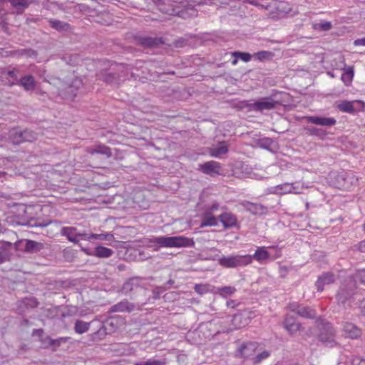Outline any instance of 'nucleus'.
I'll return each mask as SVG.
<instances>
[{"label":"nucleus","instance_id":"f257e3e1","mask_svg":"<svg viewBox=\"0 0 365 365\" xmlns=\"http://www.w3.org/2000/svg\"><path fill=\"white\" fill-rule=\"evenodd\" d=\"M125 294H139V297H131L133 299H138L140 305L145 304L148 300L147 297V289L140 285V279L138 277H133L126 281L121 289Z\"/></svg>","mask_w":365,"mask_h":365},{"label":"nucleus","instance_id":"f03ea898","mask_svg":"<svg viewBox=\"0 0 365 365\" xmlns=\"http://www.w3.org/2000/svg\"><path fill=\"white\" fill-rule=\"evenodd\" d=\"M150 241V242L157 244L159 245V247H187L190 245V242H192L191 240L181 236H161L153 237Z\"/></svg>","mask_w":365,"mask_h":365},{"label":"nucleus","instance_id":"7ed1b4c3","mask_svg":"<svg viewBox=\"0 0 365 365\" xmlns=\"http://www.w3.org/2000/svg\"><path fill=\"white\" fill-rule=\"evenodd\" d=\"M252 257L250 255L222 256L218 258V263L225 268H237L250 264Z\"/></svg>","mask_w":365,"mask_h":365},{"label":"nucleus","instance_id":"20e7f679","mask_svg":"<svg viewBox=\"0 0 365 365\" xmlns=\"http://www.w3.org/2000/svg\"><path fill=\"white\" fill-rule=\"evenodd\" d=\"M130 69L129 66L120 65L118 66L116 71L102 72L98 76L100 80L108 84H118L125 80Z\"/></svg>","mask_w":365,"mask_h":365},{"label":"nucleus","instance_id":"39448f33","mask_svg":"<svg viewBox=\"0 0 365 365\" xmlns=\"http://www.w3.org/2000/svg\"><path fill=\"white\" fill-rule=\"evenodd\" d=\"M281 93L276 92L270 96L257 100L251 105L252 110L263 111L274 109L277 106L282 105V100L279 97Z\"/></svg>","mask_w":365,"mask_h":365},{"label":"nucleus","instance_id":"423d86ee","mask_svg":"<svg viewBox=\"0 0 365 365\" xmlns=\"http://www.w3.org/2000/svg\"><path fill=\"white\" fill-rule=\"evenodd\" d=\"M356 289V282L351 278L347 279V283L343 284L336 294V300L338 304H341L344 307L350 306L349 301L354 294Z\"/></svg>","mask_w":365,"mask_h":365},{"label":"nucleus","instance_id":"0eeeda50","mask_svg":"<svg viewBox=\"0 0 365 365\" xmlns=\"http://www.w3.org/2000/svg\"><path fill=\"white\" fill-rule=\"evenodd\" d=\"M36 138V134L30 130H21L16 128L9 131V139L14 144L18 145L24 142H33Z\"/></svg>","mask_w":365,"mask_h":365},{"label":"nucleus","instance_id":"6e6552de","mask_svg":"<svg viewBox=\"0 0 365 365\" xmlns=\"http://www.w3.org/2000/svg\"><path fill=\"white\" fill-rule=\"evenodd\" d=\"M335 185L337 187L350 188L356 185L358 182V178L353 172H346L342 170L334 175Z\"/></svg>","mask_w":365,"mask_h":365},{"label":"nucleus","instance_id":"1a4fd4ad","mask_svg":"<svg viewBox=\"0 0 365 365\" xmlns=\"http://www.w3.org/2000/svg\"><path fill=\"white\" fill-rule=\"evenodd\" d=\"M252 312L247 310L235 314L232 319L233 328L237 329L248 325L252 318Z\"/></svg>","mask_w":365,"mask_h":365},{"label":"nucleus","instance_id":"9d476101","mask_svg":"<svg viewBox=\"0 0 365 365\" xmlns=\"http://www.w3.org/2000/svg\"><path fill=\"white\" fill-rule=\"evenodd\" d=\"M288 308L292 312H294L304 318L314 319L317 316V313L314 309L297 303L289 304Z\"/></svg>","mask_w":365,"mask_h":365},{"label":"nucleus","instance_id":"9b49d317","mask_svg":"<svg viewBox=\"0 0 365 365\" xmlns=\"http://www.w3.org/2000/svg\"><path fill=\"white\" fill-rule=\"evenodd\" d=\"M335 331L332 325L329 322L322 324L319 339L326 344L334 342Z\"/></svg>","mask_w":365,"mask_h":365},{"label":"nucleus","instance_id":"f8f14e48","mask_svg":"<svg viewBox=\"0 0 365 365\" xmlns=\"http://www.w3.org/2000/svg\"><path fill=\"white\" fill-rule=\"evenodd\" d=\"M267 9L271 11L275 10L279 17H282L291 11V7L288 2L284 1L272 0L268 6H266Z\"/></svg>","mask_w":365,"mask_h":365},{"label":"nucleus","instance_id":"ddd939ff","mask_svg":"<svg viewBox=\"0 0 365 365\" xmlns=\"http://www.w3.org/2000/svg\"><path fill=\"white\" fill-rule=\"evenodd\" d=\"M138 45L145 48H155L164 43L162 38L138 35L135 37Z\"/></svg>","mask_w":365,"mask_h":365},{"label":"nucleus","instance_id":"4468645a","mask_svg":"<svg viewBox=\"0 0 365 365\" xmlns=\"http://www.w3.org/2000/svg\"><path fill=\"white\" fill-rule=\"evenodd\" d=\"M61 235L66 237L69 242L74 244H78L79 240L78 237H81L85 240L87 237L86 233L78 232L76 227H63L61 229Z\"/></svg>","mask_w":365,"mask_h":365},{"label":"nucleus","instance_id":"2eb2a0df","mask_svg":"<svg viewBox=\"0 0 365 365\" xmlns=\"http://www.w3.org/2000/svg\"><path fill=\"white\" fill-rule=\"evenodd\" d=\"M283 324L284 329L292 336L295 335L297 331L302 329L301 323L296 319L294 315L290 314L285 316Z\"/></svg>","mask_w":365,"mask_h":365},{"label":"nucleus","instance_id":"dca6fc26","mask_svg":"<svg viewBox=\"0 0 365 365\" xmlns=\"http://www.w3.org/2000/svg\"><path fill=\"white\" fill-rule=\"evenodd\" d=\"M170 15L177 16L184 19H190L197 16V10L193 6L187 4L182 6L181 10L177 11L175 9L172 8L170 10Z\"/></svg>","mask_w":365,"mask_h":365},{"label":"nucleus","instance_id":"f3484780","mask_svg":"<svg viewBox=\"0 0 365 365\" xmlns=\"http://www.w3.org/2000/svg\"><path fill=\"white\" fill-rule=\"evenodd\" d=\"M136 304L128 302L127 299H123L120 302L113 305L110 307L108 313L116 312H128L130 313L136 309Z\"/></svg>","mask_w":365,"mask_h":365},{"label":"nucleus","instance_id":"a211bd4d","mask_svg":"<svg viewBox=\"0 0 365 365\" xmlns=\"http://www.w3.org/2000/svg\"><path fill=\"white\" fill-rule=\"evenodd\" d=\"M336 280V276L334 273L327 272L322 273L318 277L315 286L318 292H322L324 289L325 285H329L334 283Z\"/></svg>","mask_w":365,"mask_h":365},{"label":"nucleus","instance_id":"6ab92c4d","mask_svg":"<svg viewBox=\"0 0 365 365\" xmlns=\"http://www.w3.org/2000/svg\"><path fill=\"white\" fill-rule=\"evenodd\" d=\"M124 321L125 319L122 317H109L98 332H101L102 330H103L104 332L108 331L110 333L114 331L124 324Z\"/></svg>","mask_w":365,"mask_h":365},{"label":"nucleus","instance_id":"aec40b11","mask_svg":"<svg viewBox=\"0 0 365 365\" xmlns=\"http://www.w3.org/2000/svg\"><path fill=\"white\" fill-rule=\"evenodd\" d=\"M241 205L247 212L255 215H265L268 212L267 207L261 204L243 201Z\"/></svg>","mask_w":365,"mask_h":365},{"label":"nucleus","instance_id":"412c9836","mask_svg":"<svg viewBox=\"0 0 365 365\" xmlns=\"http://www.w3.org/2000/svg\"><path fill=\"white\" fill-rule=\"evenodd\" d=\"M307 122L314 125L331 127L336 124V120L334 118L324 117V116H308L307 118Z\"/></svg>","mask_w":365,"mask_h":365},{"label":"nucleus","instance_id":"4be33fe9","mask_svg":"<svg viewBox=\"0 0 365 365\" xmlns=\"http://www.w3.org/2000/svg\"><path fill=\"white\" fill-rule=\"evenodd\" d=\"M220 168V164L218 162L213 160L200 165V171H202L205 174L210 175L212 176L219 174Z\"/></svg>","mask_w":365,"mask_h":365},{"label":"nucleus","instance_id":"5701e85b","mask_svg":"<svg viewBox=\"0 0 365 365\" xmlns=\"http://www.w3.org/2000/svg\"><path fill=\"white\" fill-rule=\"evenodd\" d=\"M344 334L346 337L351 339H358L361 335V330L355 324L346 322L343 328Z\"/></svg>","mask_w":365,"mask_h":365},{"label":"nucleus","instance_id":"b1692460","mask_svg":"<svg viewBox=\"0 0 365 365\" xmlns=\"http://www.w3.org/2000/svg\"><path fill=\"white\" fill-rule=\"evenodd\" d=\"M48 25L51 28L61 33L71 31V26L68 23L58 19H51L48 21Z\"/></svg>","mask_w":365,"mask_h":365},{"label":"nucleus","instance_id":"393cba45","mask_svg":"<svg viewBox=\"0 0 365 365\" xmlns=\"http://www.w3.org/2000/svg\"><path fill=\"white\" fill-rule=\"evenodd\" d=\"M83 250L89 255L99 258H108L114 253L113 250L103 246H97L93 252H87L85 249H83Z\"/></svg>","mask_w":365,"mask_h":365},{"label":"nucleus","instance_id":"a878e982","mask_svg":"<svg viewBox=\"0 0 365 365\" xmlns=\"http://www.w3.org/2000/svg\"><path fill=\"white\" fill-rule=\"evenodd\" d=\"M229 150L228 145L225 141L219 142L209 149V154L215 158H218L222 155L226 154Z\"/></svg>","mask_w":365,"mask_h":365},{"label":"nucleus","instance_id":"bb28decb","mask_svg":"<svg viewBox=\"0 0 365 365\" xmlns=\"http://www.w3.org/2000/svg\"><path fill=\"white\" fill-rule=\"evenodd\" d=\"M219 219L225 228L233 227L237 222L236 216L231 212H224L221 214L219 216Z\"/></svg>","mask_w":365,"mask_h":365},{"label":"nucleus","instance_id":"cd10ccee","mask_svg":"<svg viewBox=\"0 0 365 365\" xmlns=\"http://www.w3.org/2000/svg\"><path fill=\"white\" fill-rule=\"evenodd\" d=\"M43 248L44 245L43 243L34 240H26L24 250L28 253H36L42 250Z\"/></svg>","mask_w":365,"mask_h":365},{"label":"nucleus","instance_id":"c85d7f7f","mask_svg":"<svg viewBox=\"0 0 365 365\" xmlns=\"http://www.w3.org/2000/svg\"><path fill=\"white\" fill-rule=\"evenodd\" d=\"M88 152L91 155L101 154L105 155L107 158H110L112 155L111 149L104 145L100 144L93 147L89 148Z\"/></svg>","mask_w":365,"mask_h":365},{"label":"nucleus","instance_id":"c756f323","mask_svg":"<svg viewBox=\"0 0 365 365\" xmlns=\"http://www.w3.org/2000/svg\"><path fill=\"white\" fill-rule=\"evenodd\" d=\"M17 84L22 86L26 91H32L36 87V81L31 75H26L21 77Z\"/></svg>","mask_w":365,"mask_h":365},{"label":"nucleus","instance_id":"7c9ffc66","mask_svg":"<svg viewBox=\"0 0 365 365\" xmlns=\"http://www.w3.org/2000/svg\"><path fill=\"white\" fill-rule=\"evenodd\" d=\"M18 223L19 225H21L24 226H28V227H46L47 225L53 223V222L50 221V222H45L43 221H41L40 219L30 217L27 220H22L21 222H19Z\"/></svg>","mask_w":365,"mask_h":365},{"label":"nucleus","instance_id":"2f4dec72","mask_svg":"<svg viewBox=\"0 0 365 365\" xmlns=\"http://www.w3.org/2000/svg\"><path fill=\"white\" fill-rule=\"evenodd\" d=\"M11 244L0 242V264L10 260Z\"/></svg>","mask_w":365,"mask_h":365},{"label":"nucleus","instance_id":"473e14b6","mask_svg":"<svg viewBox=\"0 0 365 365\" xmlns=\"http://www.w3.org/2000/svg\"><path fill=\"white\" fill-rule=\"evenodd\" d=\"M252 259H255L259 262H262L270 257V254L267 251L266 247H258L255 253L252 256Z\"/></svg>","mask_w":365,"mask_h":365},{"label":"nucleus","instance_id":"72a5a7b5","mask_svg":"<svg viewBox=\"0 0 365 365\" xmlns=\"http://www.w3.org/2000/svg\"><path fill=\"white\" fill-rule=\"evenodd\" d=\"M217 225V218L210 212H207L202 216L201 227L215 226Z\"/></svg>","mask_w":365,"mask_h":365},{"label":"nucleus","instance_id":"f704fd0d","mask_svg":"<svg viewBox=\"0 0 365 365\" xmlns=\"http://www.w3.org/2000/svg\"><path fill=\"white\" fill-rule=\"evenodd\" d=\"M336 108L344 113H354L355 112V109L353 106V102L348 101H342L337 103Z\"/></svg>","mask_w":365,"mask_h":365},{"label":"nucleus","instance_id":"c9c22d12","mask_svg":"<svg viewBox=\"0 0 365 365\" xmlns=\"http://www.w3.org/2000/svg\"><path fill=\"white\" fill-rule=\"evenodd\" d=\"M93 239L98 240L101 241H113L114 240V237L110 233H103V234H91L88 235L85 240H91Z\"/></svg>","mask_w":365,"mask_h":365},{"label":"nucleus","instance_id":"e433bc0d","mask_svg":"<svg viewBox=\"0 0 365 365\" xmlns=\"http://www.w3.org/2000/svg\"><path fill=\"white\" fill-rule=\"evenodd\" d=\"M68 341L67 337H61L56 339L47 337L45 339V342L48 344V346H52L53 350L56 351L58 347L61 346L62 343H66Z\"/></svg>","mask_w":365,"mask_h":365},{"label":"nucleus","instance_id":"4c0bfd02","mask_svg":"<svg viewBox=\"0 0 365 365\" xmlns=\"http://www.w3.org/2000/svg\"><path fill=\"white\" fill-rule=\"evenodd\" d=\"M90 323L82 320H76L75 323L74 330L78 334H83L89 329Z\"/></svg>","mask_w":365,"mask_h":365},{"label":"nucleus","instance_id":"58836bf2","mask_svg":"<svg viewBox=\"0 0 365 365\" xmlns=\"http://www.w3.org/2000/svg\"><path fill=\"white\" fill-rule=\"evenodd\" d=\"M294 187L292 184L284 183L274 187V192L279 195H283L292 192Z\"/></svg>","mask_w":365,"mask_h":365},{"label":"nucleus","instance_id":"ea45409f","mask_svg":"<svg viewBox=\"0 0 365 365\" xmlns=\"http://www.w3.org/2000/svg\"><path fill=\"white\" fill-rule=\"evenodd\" d=\"M274 54L272 52L267 51H258L253 55V56L260 61L270 60L272 58Z\"/></svg>","mask_w":365,"mask_h":365},{"label":"nucleus","instance_id":"a19ab883","mask_svg":"<svg viewBox=\"0 0 365 365\" xmlns=\"http://www.w3.org/2000/svg\"><path fill=\"white\" fill-rule=\"evenodd\" d=\"M21 305L25 308H35L38 305V302L34 297H26L21 302Z\"/></svg>","mask_w":365,"mask_h":365},{"label":"nucleus","instance_id":"79ce46f5","mask_svg":"<svg viewBox=\"0 0 365 365\" xmlns=\"http://www.w3.org/2000/svg\"><path fill=\"white\" fill-rule=\"evenodd\" d=\"M274 144V140L269 138H264L258 140V145L259 147L271 150V147Z\"/></svg>","mask_w":365,"mask_h":365},{"label":"nucleus","instance_id":"37998d69","mask_svg":"<svg viewBox=\"0 0 365 365\" xmlns=\"http://www.w3.org/2000/svg\"><path fill=\"white\" fill-rule=\"evenodd\" d=\"M232 56L235 58H239L244 62H248L252 58V55L249 53L241 52V51H235L230 53Z\"/></svg>","mask_w":365,"mask_h":365},{"label":"nucleus","instance_id":"c03bdc74","mask_svg":"<svg viewBox=\"0 0 365 365\" xmlns=\"http://www.w3.org/2000/svg\"><path fill=\"white\" fill-rule=\"evenodd\" d=\"M235 291L236 289L230 286H225L219 289L220 294L223 297L230 296L234 294Z\"/></svg>","mask_w":365,"mask_h":365},{"label":"nucleus","instance_id":"a18cd8bd","mask_svg":"<svg viewBox=\"0 0 365 365\" xmlns=\"http://www.w3.org/2000/svg\"><path fill=\"white\" fill-rule=\"evenodd\" d=\"M314 28L317 30L319 29L321 31H327L331 29V24L329 21H324L314 24Z\"/></svg>","mask_w":365,"mask_h":365},{"label":"nucleus","instance_id":"49530a36","mask_svg":"<svg viewBox=\"0 0 365 365\" xmlns=\"http://www.w3.org/2000/svg\"><path fill=\"white\" fill-rule=\"evenodd\" d=\"M165 362L162 360H158L155 359H150L145 361L137 364L136 365H165Z\"/></svg>","mask_w":365,"mask_h":365},{"label":"nucleus","instance_id":"de8ad7c7","mask_svg":"<svg viewBox=\"0 0 365 365\" xmlns=\"http://www.w3.org/2000/svg\"><path fill=\"white\" fill-rule=\"evenodd\" d=\"M354 73L352 70L348 71L342 74L341 80L344 82L345 84L348 85L351 82Z\"/></svg>","mask_w":365,"mask_h":365},{"label":"nucleus","instance_id":"09e8293b","mask_svg":"<svg viewBox=\"0 0 365 365\" xmlns=\"http://www.w3.org/2000/svg\"><path fill=\"white\" fill-rule=\"evenodd\" d=\"M252 104V103H250L249 101H240L237 103H236L235 107L236 108H237L238 110H242V109L248 108L249 110H252V106H251Z\"/></svg>","mask_w":365,"mask_h":365},{"label":"nucleus","instance_id":"8fccbe9b","mask_svg":"<svg viewBox=\"0 0 365 365\" xmlns=\"http://www.w3.org/2000/svg\"><path fill=\"white\" fill-rule=\"evenodd\" d=\"M309 130L310 134L314 135H317V136H319L321 138H322L327 135V133L325 130H324L322 129H319L317 128H309Z\"/></svg>","mask_w":365,"mask_h":365},{"label":"nucleus","instance_id":"3c124183","mask_svg":"<svg viewBox=\"0 0 365 365\" xmlns=\"http://www.w3.org/2000/svg\"><path fill=\"white\" fill-rule=\"evenodd\" d=\"M194 289L197 294L200 295H202L208 292L207 286L204 284H195Z\"/></svg>","mask_w":365,"mask_h":365},{"label":"nucleus","instance_id":"603ef678","mask_svg":"<svg viewBox=\"0 0 365 365\" xmlns=\"http://www.w3.org/2000/svg\"><path fill=\"white\" fill-rule=\"evenodd\" d=\"M269 356V353L267 351H264L259 354H258L255 358V362L259 363L262 361L263 359H267Z\"/></svg>","mask_w":365,"mask_h":365},{"label":"nucleus","instance_id":"864d4df0","mask_svg":"<svg viewBox=\"0 0 365 365\" xmlns=\"http://www.w3.org/2000/svg\"><path fill=\"white\" fill-rule=\"evenodd\" d=\"M249 346H252V344H242L240 348L239 349V351L240 352L241 355L244 357H247L249 356V353L247 352V349H249Z\"/></svg>","mask_w":365,"mask_h":365},{"label":"nucleus","instance_id":"5fc2aeb1","mask_svg":"<svg viewBox=\"0 0 365 365\" xmlns=\"http://www.w3.org/2000/svg\"><path fill=\"white\" fill-rule=\"evenodd\" d=\"M20 55H26L28 56H36L37 52L33 49H21L17 51Z\"/></svg>","mask_w":365,"mask_h":365},{"label":"nucleus","instance_id":"6e6d98bb","mask_svg":"<svg viewBox=\"0 0 365 365\" xmlns=\"http://www.w3.org/2000/svg\"><path fill=\"white\" fill-rule=\"evenodd\" d=\"M356 278L359 279L361 284H365V269L357 271Z\"/></svg>","mask_w":365,"mask_h":365},{"label":"nucleus","instance_id":"4d7b16f0","mask_svg":"<svg viewBox=\"0 0 365 365\" xmlns=\"http://www.w3.org/2000/svg\"><path fill=\"white\" fill-rule=\"evenodd\" d=\"M165 290V287H155L153 290V298L155 299H158L160 298V294Z\"/></svg>","mask_w":365,"mask_h":365},{"label":"nucleus","instance_id":"13d9d810","mask_svg":"<svg viewBox=\"0 0 365 365\" xmlns=\"http://www.w3.org/2000/svg\"><path fill=\"white\" fill-rule=\"evenodd\" d=\"M19 72V71L16 68H14L12 70H9L7 72V75L12 78L14 81H19V76L17 75V73Z\"/></svg>","mask_w":365,"mask_h":365},{"label":"nucleus","instance_id":"bf43d9fd","mask_svg":"<svg viewBox=\"0 0 365 365\" xmlns=\"http://www.w3.org/2000/svg\"><path fill=\"white\" fill-rule=\"evenodd\" d=\"M355 247L357 250H359L360 252H365V240L361 241L359 242Z\"/></svg>","mask_w":365,"mask_h":365},{"label":"nucleus","instance_id":"052dcab7","mask_svg":"<svg viewBox=\"0 0 365 365\" xmlns=\"http://www.w3.org/2000/svg\"><path fill=\"white\" fill-rule=\"evenodd\" d=\"M354 44L355 46H365V37L355 40Z\"/></svg>","mask_w":365,"mask_h":365},{"label":"nucleus","instance_id":"680f3d73","mask_svg":"<svg viewBox=\"0 0 365 365\" xmlns=\"http://www.w3.org/2000/svg\"><path fill=\"white\" fill-rule=\"evenodd\" d=\"M353 365H365L364 359H356L353 361Z\"/></svg>","mask_w":365,"mask_h":365},{"label":"nucleus","instance_id":"e2e57ef3","mask_svg":"<svg viewBox=\"0 0 365 365\" xmlns=\"http://www.w3.org/2000/svg\"><path fill=\"white\" fill-rule=\"evenodd\" d=\"M218 208H219V204H218V203H217V202H215V203H213V204L211 205V207H210V212H214V211H215V210H218Z\"/></svg>","mask_w":365,"mask_h":365},{"label":"nucleus","instance_id":"0e129e2a","mask_svg":"<svg viewBox=\"0 0 365 365\" xmlns=\"http://www.w3.org/2000/svg\"><path fill=\"white\" fill-rule=\"evenodd\" d=\"M67 90H68V93H71V96H72V97H75V96H76V93H74V91H73V86H68V87L67 88Z\"/></svg>","mask_w":365,"mask_h":365},{"label":"nucleus","instance_id":"69168bd1","mask_svg":"<svg viewBox=\"0 0 365 365\" xmlns=\"http://www.w3.org/2000/svg\"><path fill=\"white\" fill-rule=\"evenodd\" d=\"M228 307L234 308L235 307V302L233 300H230L227 302Z\"/></svg>","mask_w":365,"mask_h":365},{"label":"nucleus","instance_id":"338daca9","mask_svg":"<svg viewBox=\"0 0 365 365\" xmlns=\"http://www.w3.org/2000/svg\"><path fill=\"white\" fill-rule=\"evenodd\" d=\"M247 2L254 6H260V4L257 1L247 0Z\"/></svg>","mask_w":365,"mask_h":365},{"label":"nucleus","instance_id":"774afa93","mask_svg":"<svg viewBox=\"0 0 365 365\" xmlns=\"http://www.w3.org/2000/svg\"><path fill=\"white\" fill-rule=\"evenodd\" d=\"M34 333H36L37 334L41 335L43 333V329H34Z\"/></svg>","mask_w":365,"mask_h":365}]
</instances>
